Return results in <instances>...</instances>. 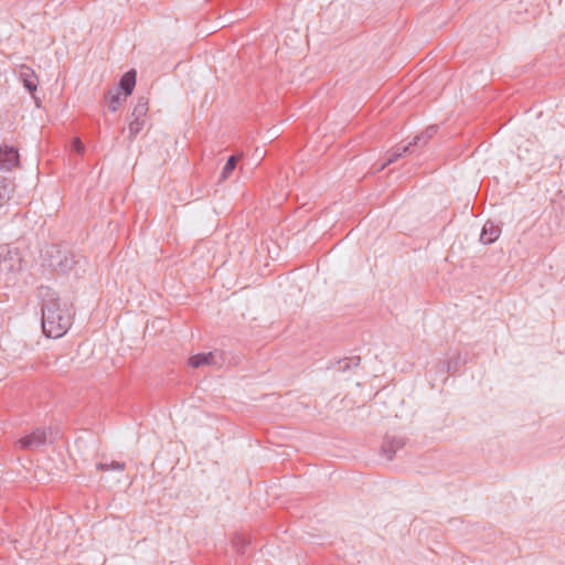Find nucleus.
Masks as SVG:
<instances>
[{
  "instance_id": "obj_1",
  "label": "nucleus",
  "mask_w": 565,
  "mask_h": 565,
  "mask_svg": "<svg viewBox=\"0 0 565 565\" xmlns=\"http://www.w3.org/2000/svg\"><path fill=\"white\" fill-rule=\"evenodd\" d=\"M38 297L41 300L43 333L53 339L63 337L72 326L71 308L47 286L38 289Z\"/></svg>"
},
{
  "instance_id": "obj_2",
  "label": "nucleus",
  "mask_w": 565,
  "mask_h": 565,
  "mask_svg": "<svg viewBox=\"0 0 565 565\" xmlns=\"http://www.w3.org/2000/svg\"><path fill=\"white\" fill-rule=\"evenodd\" d=\"M226 363V354L223 350L215 349L209 352H200L188 359L186 367L193 370L221 369Z\"/></svg>"
},
{
  "instance_id": "obj_3",
  "label": "nucleus",
  "mask_w": 565,
  "mask_h": 565,
  "mask_svg": "<svg viewBox=\"0 0 565 565\" xmlns=\"http://www.w3.org/2000/svg\"><path fill=\"white\" fill-rule=\"evenodd\" d=\"M22 268V256L17 247L4 246L0 249V273L15 274Z\"/></svg>"
},
{
  "instance_id": "obj_4",
  "label": "nucleus",
  "mask_w": 565,
  "mask_h": 565,
  "mask_svg": "<svg viewBox=\"0 0 565 565\" xmlns=\"http://www.w3.org/2000/svg\"><path fill=\"white\" fill-rule=\"evenodd\" d=\"M15 74L20 82L23 84L24 88L31 94L32 98L34 99L35 106L40 107L41 99L35 95L39 85V78L35 72L26 65H20L15 70Z\"/></svg>"
},
{
  "instance_id": "obj_5",
  "label": "nucleus",
  "mask_w": 565,
  "mask_h": 565,
  "mask_svg": "<svg viewBox=\"0 0 565 565\" xmlns=\"http://www.w3.org/2000/svg\"><path fill=\"white\" fill-rule=\"evenodd\" d=\"M45 254L49 256V266L60 271H67L74 265V259L70 256L68 252L62 250L56 246L46 249Z\"/></svg>"
},
{
  "instance_id": "obj_6",
  "label": "nucleus",
  "mask_w": 565,
  "mask_h": 565,
  "mask_svg": "<svg viewBox=\"0 0 565 565\" xmlns=\"http://www.w3.org/2000/svg\"><path fill=\"white\" fill-rule=\"evenodd\" d=\"M46 438L44 428H35L31 434L21 437L18 444L22 449H36L45 445Z\"/></svg>"
},
{
  "instance_id": "obj_7",
  "label": "nucleus",
  "mask_w": 565,
  "mask_h": 565,
  "mask_svg": "<svg viewBox=\"0 0 565 565\" xmlns=\"http://www.w3.org/2000/svg\"><path fill=\"white\" fill-rule=\"evenodd\" d=\"M361 363V358L358 355L345 356L342 359L330 362L328 369L335 372L345 374L355 371Z\"/></svg>"
},
{
  "instance_id": "obj_8",
  "label": "nucleus",
  "mask_w": 565,
  "mask_h": 565,
  "mask_svg": "<svg viewBox=\"0 0 565 565\" xmlns=\"http://www.w3.org/2000/svg\"><path fill=\"white\" fill-rule=\"evenodd\" d=\"M19 162V154L14 148L0 149V170L9 171L17 167Z\"/></svg>"
},
{
  "instance_id": "obj_9",
  "label": "nucleus",
  "mask_w": 565,
  "mask_h": 565,
  "mask_svg": "<svg viewBox=\"0 0 565 565\" xmlns=\"http://www.w3.org/2000/svg\"><path fill=\"white\" fill-rule=\"evenodd\" d=\"M404 445L405 441L402 437L386 436L382 445V452L388 460H392L395 454L402 449Z\"/></svg>"
},
{
  "instance_id": "obj_10",
  "label": "nucleus",
  "mask_w": 565,
  "mask_h": 565,
  "mask_svg": "<svg viewBox=\"0 0 565 565\" xmlns=\"http://www.w3.org/2000/svg\"><path fill=\"white\" fill-rule=\"evenodd\" d=\"M500 232L499 226L494 225L492 222H487L481 231L480 241L483 244H491L499 237Z\"/></svg>"
},
{
  "instance_id": "obj_11",
  "label": "nucleus",
  "mask_w": 565,
  "mask_h": 565,
  "mask_svg": "<svg viewBox=\"0 0 565 565\" xmlns=\"http://www.w3.org/2000/svg\"><path fill=\"white\" fill-rule=\"evenodd\" d=\"M136 85V72L129 71L127 72L119 82V88L124 90L125 97L130 95Z\"/></svg>"
},
{
  "instance_id": "obj_12",
  "label": "nucleus",
  "mask_w": 565,
  "mask_h": 565,
  "mask_svg": "<svg viewBox=\"0 0 565 565\" xmlns=\"http://www.w3.org/2000/svg\"><path fill=\"white\" fill-rule=\"evenodd\" d=\"M437 128L435 126L428 127L422 135L416 136L413 140L416 147H422L428 142L430 138L436 134Z\"/></svg>"
},
{
  "instance_id": "obj_13",
  "label": "nucleus",
  "mask_w": 565,
  "mask_h": 565,
  "mask_svg": "<svg viewBox=\"0 0 565 565\" xmlns=\"http://www.w3.org/2000/svg\"><path fill=\"white\" fill-rule=\"evenodd\" d=\"M147 111H148V100L146 98L141 97L138 99V103L134 107L131 117L138 118V119H143Z\"/></svg>"
},
{
  "instance_id": "obj_14",
  "label": "nucleus",
  "mask_w": 565,
  "mask_h": 565,
  "mask_svg": "<svg viewBox=\"0 0 565 565\" xmlns=\"http://www.w3.org/2000/svg\"><path fill=\"white\" fill-rule=\"evenodd\" d=\"M412 147H415L414 142H409L407 146H403V147H396L392 153H391V157L387 159V162L385 164L382 166V168H384L386 164L388 163H392L394 161H396L398 158H401L405 152L409 151V149Z\"/></svg>"
},
{
  "instance_id": "obj_15",
  "label": "nucleus",
  "mask_w": 565,
  "mask_h": 565,
  "mask_svg": "<svg viewBox=\"0 0 565 565\" xmlns=\"http://www.w3.org/2000/svg\"><path fill=\"white\" fill-rule=\"evenodd\" d=\"M236 163H237V159H236L235 156H232V157L228 158V160L225 163V166L223 167V170H222V173H221V179L222 180H227L230 178V175L232 174V172L236 168Z\"/></svg>"
},
{
  "instance_id": "obj_16",
  "label": "nucleus",
  "mask_w": 565,
  "mask_h": 565,
  "mask_svg": "<svg viewBox=\"0 0 565 565\" xmlns=\"http://www.w3.org/2000/svg\"><path fill=\"white\" fill-rule=\"evenodd\" d=\"M145 125V119L134 118L129 122V138L135 139L136 136L141 131Z\"/></svg>"
},
{
  "instance_id": "obj_17",
  "label": "nucleus",
  "mask_w": 565,
  "mask_h": 565,
  "mask_svg": "<svg viewBox=\"0 0 565 565\" xmlns=\"http://www.w3.org/2000/svg\"><path fill=\"white\" fill-rule=\"evenodd\" d=\"M120 92L119 90H116L115 93L113 92H109L108 94V107L111 111H116L117 110V107L120 103Z\"/></svg>"
},
{
  "instance_id": "obj_18",
  "label": "nucleus",
  "mask_w": 565,
  "mask_h": 565,
  "mask_svg": "<svg viewBox=\"0 0 565 565\" xmlns=\"http://www.w3.org/2000/svg\"><path fill=\"white\" fill-rule=\"evenodd\" d=\"M97 469H99V470L114 469V470H118V471L122 472L125 469V463L118 462V461H111L110 463L100 462L97 465Z\"/></svg>"
},
{
  "instance_id": "obj_19",
  "label": "nucleus",
  "mask_w": 565,
  "mask_h": 565,
  "mask_svg": "<svg viewBox=\"0 0 565 565\" xmlns=\"http://www.w3.org/2000/svg\"><path fill=\"white\" fill-rule=\"evenodd\" d=\"M234 545L236 546V550L238 553L244 554L245 553V541L241 536H236L233 541Z\"/></svg>"
},
{
  "instance_id": "obj_20",
  "label": "nucleus",
  "mask_w": 565,
  "mask_h": 565,
  "mask_svg": "<svg viewBox=\"0 0 565 565\" xmlns=\"http://www.w3.org/2000/svg\"><path fill=\"white\" fill-rule=\"evenodd\" d=\"M8 199V190L7 186H4L0 182V205Z\"/></svg>"
},
{
  "instance_id": "obj_21",
  "label": "nucleus",
  "mask_w": 565,
  "mask_h": 565,
  "mask_svg": "<svg viewBox=\"0 0 565 565\" xmlns=\"http://www.w3.org/2000/svg\"><path fill=\"white\" fill-rule=\"evenodd\" d=\"M73 147L74 149L77 151V152H82L84 151V145L82 143V141L79 139H75L74 142H73Z\"/></svg>"
}]
</instances>
